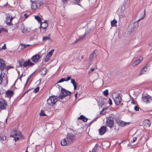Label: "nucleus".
<instances>
[{
  "instance_id": "nucleus-18",
  "label": "nucleus",
  "mask_w": 152,
  "mask_h": 152,
  "mask_svg": "<svg viewBox=\"0 0 152 152\" xmlns=\"http://www.w3.org/2000/svg\"><path fill=\"white\" fill-rule=\"evenodd\" d=\"M142 60V58H141V59H139L135 61V62L133 64L132 66H136L138 65Z\"/></svg>"
},
{
  "instance_id": "nucleus-17",
  "label": "nucleus",
  "mask_w": 152,
  "mask_h": 152,
  "mask_svg": "<svg viewBox=\"0 0 152 152\" xmlns=\"http://www.w3.org/2000/svg\"><path fill=\"white\" fill-rule=\"evenodd\" d=\"M148 69L147 68V67L145 66L141 70L140 73V75H142L145 73V72H148Z\"/></svg>"
},
{
  "instance_id": "nucleus-59",
  "label": "nucleus",
  "mask_w": 152,
  "mask_h": 152,
  "mask_svg": "<svg viewBox=\"0 0 152 152\" xmlns=\"http://www.w3.org/2000/svg\"><path fill=\"white\" fill-rule=\"evenodd\" d=\"M7 4H8V2H7L6 4H3V6L4 7H6L7 5Z\"/></svg>"
},
{
  "instance_id": "nucleus-16",
  "label": "nucleus",
  "mask_w": 152,
  "mask_h": 152,
  "mask_svg": "<svg viewBox=\"0 0 152 152\" xmlns=\"http://www.w3.org/2000/svg\"><path fill=\"white\" fill-rule=\"evenodd\" d=\"M30 2L31 3V6L32 9L35 10L37 8V1H33L32 0H30Z\"/></svg>"
},
{
  "instance_id": "nucleus-29",
  "label": "nucleus",
  "mask_w": 152,
  "mask_h": 152,
  "mask_svg": "<svg viewBox=\"0 0 152 152\" xmlns=\"http://www.w3.org/2000/svg\"><path fill=\"white\" fill-rule=\"evenodd\" d=\"M136 23V22L134 23H133L132 24H130V25H131L129 27V28H132L131 29V31H134V25L135 23Z\"/></svg>"
},
{
  "instance_id": "nucleus-40",
  "label": "nucleus",
  "mask_w": 152,
  "mask_h": 152,
  "mask_svg": "<svg viewBox=\"0 0 152 152\" xmlns=\"http://www.w3.org/2000/svg\"><path fill=\"white\" fill-rule=\"evenodd\" d=\"M14 67L13 66H7L6 67L7 70L11 68H13Z\"/></svg>"
},
{
  "instance_id": "nucleus-28",
  "label": "nucleus",
  "mask_w": 152,
  "mask_h": 152,
  "mask_svg": "<svg viewBox=\"0 0 152 152\" xmlns=\"http://www.w3.org/2000/svg\"><path fill=\"white\" fill-rule=\"evenodd\" d=\"M35 19L38 21V22L41 23V18L39 16L37 15L35 16Z\"/></svg>"
},
{
  "instance_id": "nucleus-9",
  "label": "nucleus",
  "mask_w": 152,
  "mask_h": 152,
  "mask_svg": "<svg viewBox=\"0 0 152 152\" xmlns=\"http://www.w3.org/2000/svg\"><path fill=\"white\" fill-rule=\"evenodd\" d=\"M41 57V56L37 54L32 56L31 60H32L33 62L37 63Z\"/></svg>"
},
{
  "instance_id": "nucleus-37",
  "label": "nucleus",
  "mask_w": 152,
  "mask_h": 152,
  "mask_svg": "<svg viewBox=\"0 0 152 152\" xmlns=\"http://www.w3.org/2000/svg\"><path fill=\"white\" fill-rule=\"evenodd\" d=\"M50 57L47 55L45 59V61L46 62H48Z\"/></svg>"
},
{
  "instance_id": "nucleus-39",
  "label": "nucleus",
  "mask_w": 152,
  "mask_h": 152,
  "mask_svg": "<svg viewBox=\"0 0 152 152\" xmlns=\"http://www.w3.org/2000/svg\"><path fill=\"white\" fill-rule=\"evenodd\" d=\"M39 87H38L35 88L34 90V93H37L39 91Z\"/></svg>"
},
{
  "instance_id": "nucleus-52",
  "label": "nucleus",
  "mask_w": 152,
  "mask_h": 152,
  "mask_svg": "<svg viewBox=\"0 0 152 152\" xmlns=\"http://www.w3.org/2000/svg\"><path fill=\"white\" fill-rule=\"evenodd\" d=\"M136 140H137L136 137H135L133 139V140L131 142H134L135 141H136Z\"/></svg>"
},
{
  "instance_id": "nucleus-24",
  "label": "nucleus",
  "mask_w": 152,
  "mask_h": 152,
  "mask_svg": "<svg viewBox=\"0 0 152 152\" xmlns=\"http://www.w3.org/2000/svg\"><path fill=\"white\" fill-rule=\"evenodd\" d=\"M41 72L42 74H43V75H45L47 72V69L45 67H43L41 70Z\"/></svg>"
},
{
  "instance_id": "nucleus-49",
  "label": "nucleus",
  "mask_w": 152,
  "mask_h": 152,
  "mask_svg": "<svg viewBox=\"0 0 152 152\" xmlns=\"http://www.w3.org/2000/svg\"><path fill=\"white\" fill-rule=\"evenodd\" d=\"M145 10H144V15L143 17L140 19L139 20H138L136 22H138V21H139L140 20L142 19H143L145 17Z\"/></svg>"
},
{
  "instance_id": "nucleus-51",
  "label": "nucleus",
  "mask_w": 152,
  "mask_h": 152,
  "mask_svg": "<svg viewBox=\"0 0 152 152\" xmlns=\"http://www.w3.org/2000/svg\"><path fill=\"white\" fill-rule=\"evenodd\" d=\"M28 16L27 13H25L24 15V17L25 18H27Z\"/></svg>"
},
{
  "instance_id": "nucleus-4",
  "label": "nucleus",
  "mask_w": 152,
  "mask_h": 152,
  "mask_svg": "<svg viewBox=\"0 0 152 152\" xmlns=\"http://www.w3.org/2000/svg\"><path fill=\"white\" fill-rule=\"evenodd\" d=\"M15 17V16H12L10 13H8L6 15V19L5 22L8 25L10 26L12 25V21Z\"/></svg>"
},
{
  "instance_id": "nucleus-20",
  "label": "nucleus",
  "mask_w": 152,
  "mask_h": 152,
  "mask_svg": "<svg viewBox=\"0 0 152 152\" xmlns=\"http://www.w3.org/2000/svg\"><path fill=\"white\" fill-rule=\"evenodd\" d=\"M78 119L82 120L84 122H87L88 119L86 117L81 115L78 118Z\"/></svg>"
},
{
  "instance_id": "nucleus-11",
  "label": "nucleus",
  "mask_w": 152,
  "mask_h": 152,
  "mask_svg": "<svg viewBox=\"0 0 152 152\" xmlns=\"http://www.w3.org/2000/svg\"><path fill=\"white\" fill-rule=\"evenodd\" d=\"M5 61L2 59L0 58V69L1 71H3L6 68L5 64Z\"/></svg>"
},
{
  "instance_id": "nucleus-3",
  "label": "nucleus",
  "mask_w": 152,
  "mask_h": 152,
  "mask_svg": "<svg viewBox=\"0 0 152 152\" xmlns=\"http://www.w3.org/2000/svg\"><path fill=\"white\" fill-rule=\"evenodd\" d=\"M58 99L56 96H51L47 100L48 104L50 106H53L57 102Z\"/></svg>"
},
{
  "instance_id": "nucleus-34",
  "label": "nucleus",
  "mask_w": 152,
  "mask_h": 152,
  "mask_svg": "<svg viewBox=\"0 0 152 152\" xmlns=\"http://www.w3.org/2000/svg\"><path fill=\"white\" fill-rule=\"evenodd\" d=\"M39 115L41 116H46V115L44 111L42 110L39 113Z\"/></svg>"
},
{
  "instance_id": "nucleus-6",
  "label": "nucleus",
  "mask_w": 152,
  "mask_h": 152,
  "mask_svg": "<svg viewBox=\"0 0 152 152\" xmlns=\"http://www.w3.org/2000/svg\"><path fill=\"white\" fill-rule=\"evenodd\" d=\"M7 105L6 101L2 98H0V109L2 110L5 109Z\"/></svg>"
},
{
  "instance_id": "nucleus-19",
  "label": "nucleus",
  "mask_w": 152,
  "mask_h": 152,
  "mask_svg": "<svg viewBox=\"0 0 152 152\" xmlns=\"http://www.w3.org/2000/svg\"><path fill=\"white\" fill-rule=\"evenodd\" d=\"M44 24H45V26H43L41 29L40 28V31L42 33H44L46 31V28L48 26V23H44Z\"/></svg>"
},
{
  "instance_id": "nucleus-30",
  "label": "nucleus",
  "mask_w": 152,
  "mask_h": 152,
  "mask_svg": "<svg viewBox=\"0 0 152 152\" xmlns=\"http://www.w3.org/2000/svg\"><path fill=\"white\" fill-rule=\"evenodd\" d=\"M54 52V49H52L49 53L47 54V55L50 57L52 56L53 53Z\"/></svg>"
},
{
  "instance_id": "nucleus-14",
  "label": "nucleus",
  "mask_w": 152,
  "mask_h": 152,
  "mask_svg": "<svg viewBox=\"0 0 152 152\" xmlns=\"http://www.w3.org/2000/svg\"><path fill=\"white\" fill-rule=\"evenodd\" d=\"M97 52V50H95L91 53L89 59L91 60H92L96 56V53Z\"/></svg>"
},
{
  "instance_id": "nucleus-26",
  "label": "nucleus",
  "mask_w": 152,
  "mask_h": 152,
  "mask_svg": "<svg viewBox=\"0 0 152 152\" xmlns=\"http://www.w3.org/2000/svg\"><path fill=\"white\" fill-rule=\"evenodd\" d=\"M37 8H39L42 4V3L39 1H37L36 2Z\"/></svg>"
},
{
  "instance_id": "nucleus-46",
  "label": "nucleus",
  "mask_w": 152,
  "mask_h": 152,
  "mask_svg": "<svg viewBox=\"0 0 152 152\" xmlns=\"http://www.w3.org/2000/svg\"><path fill=\"white\" fill-rule=\"evenodd\" d=\"M121 9L123 11H124L125 9V6L123 5V6H122Z\"/></svg>"
},
{
  "instance_id": "nucleus-5",
  "label": "nucleus",
  "mask_w": 152,
  "mask_h": 152,
  "mask_svg": "<svg viewBox=\"0 0 152 152\" xmlns=\"http://www.w3.org/2000/svg\"><path fill=\"white\" fill-rule=\"evenodd\" d=\"M106 125L110 128H112L114 126V122L112 116H110L107 118Z\"/></svg>"
},
{
  "instance_id": "nucleus-45",
  "label": "nucleus",
  "mask_w": 152,
  "mask_h": 152,
  "mask_svg": "<svg viewBox=\"0 0 152 152\" xmlns=\"http://www.w3.org/2000/svg\"><path fill=\"white\" fill-rule=\"evenodd\" d=\"M19 137H15L14 138V139L15 141H18L19 139Z\"/></svg>"
},
{
  "instance_id": "nucleus-42",
  "label": "nucleus",
  "mask_w": 152,
  "mask_h": 152,
  "mask_svg": "<svg viewBox=\"0 0 152 152\" xmlns=\"http://www.w3.org/2000/svg\"><path fill=\"white\" fill-rule=\"evenodd\" d=\"M33 74H33H31L30 76H29L28 77V79H27L26 83L25 84V86L26 85L27 83V82H28V80L30 79L31 78V76Z\"/></svg>"
},
{
  "instance_id": "nucleus-43",
  "label": "nucleus",
  "mask_w": 152,
  "mask_h": 152,
  "mask_svg": "<svg viewBox=\"0 0 152 152\" xmlns=\"http://www.w3.org/2000/svg\"><path fill=\"white\" fill-rule=\"evenodd\" d=\"M140 108V107L138 106H135L134 107V110L136 111H138L139 110V109Z\"/></svg>"
},
{
  "instance_id": "nucleus-63",
  "label": "nucleus",
  "mask_w": 152,
  "mask_h": 152,
  "mask_svg": "<svg viewBox=\"0 0 152 152\" xmlns=\"http://www.w3.org/2000/svg\"><path fill=\"white\" fill-rule=\"evenodd\" d=\"M22 32L23 33L26 32V29H23L22 30Z\"/></svg>"
},
{
  "instance_id": "nucleus-47",
  "label": "nucleus",
  "mask_w": 152,
  "mask_h": 152,
  "mask_svg": "<svg viewBox=\"0 0 152 152\" xmlns=\"http://www.w3.org/2000/svg\"><path fill=\"white\" fill-rule=\"evenodd\" d=\"M76 1L75 3L77 4V5L80 6V4H79V2L80 0H75Z\"/></svg>"
},
{
  "instance_id": "nucleus-31",
  "label": "nucleus",
  "mask_w": 152,
  "mask_h": 152,
  "mask_svg": "<svg viewBox=\"0 0 152 152\" xmlns=\"http://www.w3.org/2000/svg\"><path fill=\"white\" fill-rule=\"evenodd\" d=\"M15 130L12 131L10 133V136L11 137H15Z\"/></svg>"
},
{
  "instance_id": "nucleus-41",
  "label": "nucleus",
  "mask_w": 152,
  "mask_h": 152,
  "mask_svg": "<svg viewBox=\"0 0 152 152\" xmlns=\"http://www.w3.org/2000/svg\"><path fill=\"white\" fill-rule=\"evenodd\" d=\"M95 69L94 68H91L90 70L88 72L89 74H90L91 72H93Z\"/></svg>"
},
{
  "instance_id": "nucleus-10",
  "label": "nucleus",
  "mask_w": 152,
  "mask_h": 152,
  "mask_svg": "<svg viewBox=\"0 0 152 152\" xmlns=\"http://www.w3.org/2000/svg\"><path fill=\"white\" fill-rule=\"evenodd\" d=\"M131 124L129 122H126L122 120L118 119V124L120 126L124 127L126 126Z\"/></svg>"
},
{
  "instance_id": "nucleus-64",
  "label": "nucleus",
  "mask_w": 152,
  "mask_h": 152,
  "mask_svg": "<svg viewBox=\"0 0 152 152\" xmlns=\"http://www.w3.org/2000/svg\"><path fill=\"white\" fill-rule=\"evenodd\" d=\"M72 84L73 85V86H77V83H76V82H75V83H74Z\"/></svg>"
},
{
  "instance_id": "nucleus-58",
  "label": "nucleus",
  "mask_w": 152,
  "mask_h": 152,
  "mask_svg": "<svg viewBox=\"0 0 152 152\" xmlns=\"http://www.w3.org/2000/svg\"><path fill=\"white\" fill-rule=\"evenodd\" d=\"M148 126V127H150L151 126V122L149 121V122L147 124Z\"/></svg>"
},
{
  "instance_id": "nucleus-2",
  "label": "nucleus",
  "mask_w": 152,
  "mask_h": 152,
  "mask_svg": "<svg viewBox=\"0 0 152 152\" xmlns=\"http://www.w3.org/2000/svg\"><path fill=\"white\" fill-rule=\"evenodd\" d=\"M61 92L59 94L58 98L59 99H62L67 96L70 95L71 92L69 91L65 90L62 88H61Z\"/></svg>"
},
{
  "instance_id": "nucleus-33",
  "label": "nucleus",
  "mask_w": 152,
  "mask_h": 152,
  "mask_svg": "<svg viewBox=\"0 0 152 152\" xmlns=\"http://www.w3.org/2000/svg\"><path fill=\"white\" fill-rule=\"evenodd\" d=\"M2 72L1 73L0 75V84H1L2 82L3 78L4 77V75L2 76Z\"/></svg>"
},
{
  "instance_id": "nucleus-61",
  "label": "nucleus",
  "mask_w": 152,
  "mask_h": 152,
  "mask_svg": "<svg viewBox=\"0 0 152 152\" xmlns=\"http://www.w3.org/2000/svg\"><path fill=\"white\" fill-rule=\"evenodd\" d=\"M41 23V25H40V28H42L43 27V25H42V23L41 22V23Z\"/></svg>"
},
{
  "instance_id": "nucleus-27",
  "label": "nucleus",
  "mask_w": 152,
  "mask_h": 152,
  "mask_svg": "<svg viewBox=\"0 0 152 152\" xmlns=\"http://www.w3.org/2000/svg\"><path fill=\"white\" fill-rule=\"evenodd\" d=\"M86 35V34H85L84 35H81V36L79 37V39L75 41V43H76L77 41H78L79 40H81L83 39L84 38Z\"/></svg>"
},
{
  "instance_id": "nucleus-60",
  "label": "nucleus",
  "mask_w": 152,
  "mask_h": 152,
  "mask_svg": "<svg viewBox=\"0 0 152 152\" xmlns=\"http://www.w3.org/2000/svg\"><path fill=\"white\" fill-rule=\"evenodd\" d=\"M68 1V0H62V1L64 3L67 2Z\"/></svg>"
},
{
  "instance_id": "nucleus-12",
  "label": "nucleus",
  "mask_w": 152,
  "mask_h": 152,
  "mask_svg": "<svg viewBox=\"0 0 152 152\" xmlns=\"http://www.w3.org/2000/svg\"><path fill=\"white\" fill-rule=\"evenodd\" d=\"M34 65V63L31 61L29 59L27 61H24L23 63V66L26 67L28 66H32Z\"/></svg>"
},
{
  "instance_id": "nucleus-7",
  "label": "nucleus",
  "mask_w": 152,
  "mask_h": 152,
  "mask_svg": "<svg viewBox=\"0 0 152 152\" xmlns=\"http://www.w3.org/2000/svg\"><path fill=\"white\" fill-rule=\"evenodd\" d=\"M113 99L116 105H118L121 103V98L119 94H117L115 97H113Z\"/></svg>"
},
{
  "instance_id": "nucleus-8",
  "label": "nucleus",
  "mask_w": 152,
  "mask_h": 152,
  "mask_svg": "<svg viewBox=\"0 0 152 152\" xmlns=\"http://www.w3.org/2000/svg\"><path fill=\"white\" fill-rule=\"evenodd\" d=\"M142 98L143 101L147 104L150 103L152 100L151 96L149 95L143 96Z\"/></svg>"
},
{
  "instance_id": "nucleus-13",
  "label": "nucleus",
  "mask_w": 152,
  "mask_h": 152,
  "mask_svg": "<svg viewBox=\"0 0 152 152\" xmlns=\"http://www.w3.org/2000/svg\"><path fill=\"white\" fill-rule=\"evenodd\" d=\"M107 128L106 126H102L99 129V134L100 135H103L106 132Z\"/></svg>"
},
{
  "instance_id": "nucleus-62",
  "label": "nucleus",
  "mask_w": 152,
  "mask_h": 152,
  "mask_svg": "<svg viewBox=\"0 0 152 152\" xmlns=\"http://www.w3.org/2000/svg\"><path fill=\"white\" fill-rule=\"evenodd\" d=\"M44 23H47V21L46 20H45L44 22L42 23V25L44 24Z\"/></svg>"
},
{
  "instance_id": "nucleus-53",
  "label": "nucleus",
  "mask_w": 152,
  "mask_h": 152,
  "mask_svg": "<svg viewBox=\"0 0 152 152\" xmlns=\"http://www.w3.org/2000/svg\"><path fill=\"white\" fill-rule=\"evenodd\" d=\"M2 49H6V46L5 44H4V46L1 48Z\"/></svg>"
},
{
  "instance_id": "nucleus-56",
  "label": "nucleus",
  "mask_w": 152,
  "mask_h": 152,
  "mask_svg": "<svg viewBox=\"0 0 152 152\" xmlns=\"http://www.w3.org/2000/svg\"><path fill=\"white\" fill-rule=\"evenodd\" d=\"M104 110V108H103L102 110L100 112V115L102 114H103V111Z\"/></svg>"
},
{
  "instance_id": "nucleus-35",
  "label": "nucleus",
  "mask_w": 152,
  "mask_h": 152,
  "mask_svg": "<svg viewBox=\"0 0 152 152\" xmlns=\"http://www.w3.org/2000/svg\"><path fill=\"white\" fill-rule=\"evenodd\" d=\"M103 94L105 96H107L108 95V90H106L103 92Z\"/></svg>"
},
{
  "instance_id": "nucleus-44",
  "label": "nucleus",
  "mask_w": 152,
  "mask_h": 152,
  "mask_svg": "<svg viewBox=\"0 0 152 152\" xmlns=\"http://www.w3.org/2000/svg\"><path fill=\"white\" fill-rule=\"evenodd\" d=\"M71 79L70 76H69L68 75L67 76V78L65 79V81H67Z\"/></svg>"
},
{
  "instance_id": "nucleus-32",
  "label": "nucleus",
  "mask_w": 152,
  "mask_h": 152,
  "mask_svg": "<svg viewBox=\"0 0 152 152\" xmlns=\"http://www.w3.org/2000/svg\"><path fill=\"white\" fill-rule=\"evenodd\" d=\"M20 45L23 47V48H21L22 49H24L28 46H30V45L25 44L23 43L21 44Z\"/></svg>"
},
{
  "instance_id": "nucleus-50",
  "label": "nucleus",
  "mask_w": 152,
  "mask_h": 152,
  "mask_svg": "<svg viewBox=\"0 0 152 152\" xmlns=\"http://www.w3.org/2000/svg\"><path fill=\"white\" fill-rule=\"evenodd\" d=\"M109 103L110 105H112V101L110 99H109Z\"/></svg>"
},
{
  "instance_id": "nucleus-36",
  "label": "nucleus",
  "mask_w": 152,
  "mask_h": 152,
  "mask_svg": "<svg viewBox=\"0 0 152 152\" xmlns=\"http://www.w3.org/2000/svg\"><path fill=\"white\" fill-rule=\"evenodd\" d=\"M0 138L1 140H2L3 141L5 140L6 139V137L5 136L2 135H0Z\"/></svg>"
},
{
  "instance_id": "nucleus-22",
  "label": "nucleus",
  "mask_w": 152,
  "mask_h": 152,
  "mask_svg": "<svg viewBox=\"0 0 152 152\" xmlns=\"http://www.w3.org/2000/svg\"><path fill=\"white\" fill-rule=\"evenodd\" d=\"M117 21L116 20L114 19L113 20H112L111 22V26L113 27H116L117 26L116 23Z\"/></svg>"
},
{
  "instance_id": "nucleus-38",
  "label": "nucleus",
  "mask_w": 152,
  "mask_h": 152,
  "mask_svg": "<svg viewBox=\"0 0 152 152\" xmlns=\"http://www.w3.org/2000/svg\"><path fill=\"white\" fill-rule=\"evenodd\" d=\"M64 81H65V78H62L60 80H59L58 82L57 83L63 82Z\"/></svg>"
},
{
  "instance_id": "nucleus-25",
  "label": "nucleus",
  "mask_w": 152,
  "mask_h": 152,
  "mask_svg": "<svg viewBox=\"0 0 152 152\" xmlns=\"http://www.w3.org/2000/svg\"><path fill=\"white\" fill-rule=\"evenodd\" d=\"M50 40V35L49 34L48 36H44L42 38V41H46L47 40Z\"/></svg>"
},
{
  "instance_id": "nucleus-1",
  "label": "nucleus",
  "mask_w": 152,
  "mask_h": 152,
  "mask_svg": "<svg viewBox=\"0 0 152 152\" xmlns=\"http://www.w3.org/2000/svg\"><path fill=\"white\" fill-rule=\"evenodd\" d=\"M75 140V136L71 133L68 134L66 138L61 140L62 146H68L71 144Z\"/></svg>"
},
{
  "instance_id": "nucleus-15",
  "label": "nucleus",
  "mask_w": 152,
  "mask_h": 152,
  "mask_svg": "<svg viewBox=\"0 0 152 152\" xmlns=\"http://www.w3.org/2000/svg\"><path fill=\"white\" fill-rule=\"evenodd\" d=\"M14 94L12 91L8 90L7 91L5 94V96L8 98H10Z\"/></svg>"
},
{
  "instance_id": "nucleus-55",
  "label": "nucleus",
  "mask_w": 152,
  "mask_h": 152,
  "mask_svg": "<svg viewBox=\"0 0 152 152\" xmlns=\"http://www.w3.org/2000/svg\"><path fill=\"white\" fill-rule=\"evenodd\" d=\"M25 76V75H23V74H22L20 76V78H19V79H20V80L21 81V78L23 76Z\"/></svg>"
},
{
  "instance_id": "nucleus-57",
  "label": "nucleus",
  "mask_w": 152,
  "mask_h": 152,
  "mask_svg": "<svg viewBox=\"0 0 152 152\" xmlns=\"http://www.w3.org/2000/svg\"><path fill=\"white\" fill-rule=\"evenodd\" d=\"M77 95H78L77 92L75 94V98L76 99H77Z\"/></svg>"
},
{
  "instance_id": "nucleus-54",
  "label": "nucleus",
  "mask_w": 152,
  "mask_h": 152,
  "mask_svg": "<svg viewBox=\"0 0 152 152\" xmlns=\"http://www.w3.org/2000/svg\"><path fill=\"white\" fill-rule=\"evenodd\" d=\"M1 31H5L4 28H0V34L1 33Z\"/></svg>"
},
{
  "instance_id": "nucleus-21",
  "label": "nucleus",
  "mask_w": 152,
  "mask_h": 152,
  "mask_svg": "<svg viewBox=\"0 0 152 152\" xmlns=\"http://www.w3.org/2000/svg\"><path fill=\"white\" fill-rule=\"evenodd\" d=\"M15 137H23V136L21 134V132L19 131L15 130Z\"/></svg>"
},
{
  "instance_id": "nucleus-48",
  "label": "nucleus",
  "mask_w": 152,
  "mask_h": 152,
  "mask_svg": "<svg viewBox=\"0 0 152 152\" xmlns=\"http://www.w3.org/2000/svg\"><path fill=\"white\" fill-rule=\"evenodd\" d=\"M76 82H75V80L74 79H71V83L73 84L75 83Z\"/></svg>"
},
{
  "instance_id": "nucleus-23",
  "label": "nucleus",
  "mask_w": 152,
  "mask_h": 152,
  "mask_svg": "<svg viewBox=\"0 0 152 152\" xmlns=\"http://www.w3.org/2000/svg\"><path fill=\"white\" fill-rule=\"evenodd\" d=\"M24 62V60L22 58L20 60H19L18 61V63L19 64V66L22 67L23 66V63Z\"/></svg>"
}]
</instances>
